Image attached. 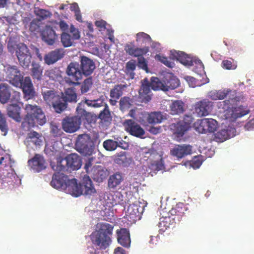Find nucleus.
I'll list each match as a JSON object with an SVG mask.
<instances>
[{"label":"nucleus","instance_id":"b1692460","mask_svg":"<svg viewBox=\"0 0 254 254\" xmlns=\"http://www.w3.org/2000/svg\"><path fill=\"white\" fill-rule=\"evenodd\" d=\"M82 189L81 183L78 184L77 180L73 178L68 181L65 190L72 196L77 197L83 194Z\"/></svg>","mask_w":254,"mask_h":254},{"label":"nucleus","instance_id":"f704fd0d","mask_svg":"<svg viewBox=\"0 0 254 254\" xmlns=\"http://www.w3.org/2000/svg\"><path fill=\"white\" fill-rule=\"evenodd\" d=\"M10 96V87L6 83H0V102L2 104L7 103Z\"/></svg>","mask_w":254,"mask_h":254},{"label":"nucleus","instance_id":"9d476101","mask_svg":"<svg viewBox=\"0 0 254 254\" xmlns=\"http://www.w3.org/2000/svg\"><path fill=\"white\" fill-rule=\"evenodd\" d=\"M80 38V32L78 29L71 25L69 28V33L63 32L61 34V41L64 47H68L72 45L74 40Z\"/></svg>","mask_w":254,"mask_h":254},{"label":"nucleus","instance_id":"dca6fc26","mask_svg":"<svg viewBox=\"0 0 254 254\" xmlns=\"http://www.w3.org/2000/svg\"><path fill=\"white\" fill-rule=\"evenodd\" d=\"M227 98L228 99L218 102L217 103V106L219 109H222L224 111L233 109L234 106L236 105L238 102L241 100V97L237 96L236 92L230 94Z\"/></svg>","mask_w":254,"mask_h":254},{"label":"nucleus","instance_id":"c9c22d12","mask_svg":"<svg viewBox=\"0 0 254 254\" xmlns=\"http://www.w3.org/2000/svg\"><path fill=\"white\" fill-rule=\"evenodd\" d=\"M123 180L122 173L116 172L109 177L108 181V187L110 189H115L121 184Z\"/></svg>","mask_w":254,"mask_h":254},{"label":"nucleus","instance_id":"8fccbe9b","mask_svg":"<svg viewBox=\"0 0 254 254\" xmlns=\"http://www.w3.org/2000/svg\"><path fill=\"white\" fill-rule=\"evenodd\" d=\"M0 130L1 135L5 136L9 130L8 124L6 121L5 117L0 113Z\"/></svg>","mask_w":254,"mask_h":254},{"label":"nucleus","instance_id":"2eb2a0df","mask_svg":"<svg viewBox=\"0 0 254 254\" xmlns=\"http://www.w3.org/2000/svg\"><path fill=\"white\" fill-rule=\"evenodd\" d=\"M79 67L83 75L87 76L93 72L96 66L93 60L83 56L81 57Z\"/></svg>","mask_w":254,"mask_h":254},{"label":"nucleus","instance_id":"3c124183","mask_svg":"<svg viewBox=\"0 0 254 254\" xmlns=\"http://www.w3.org/2000/svg\"><path fill=\"white\" fill-rule=\"evenodd\" d=\"M205 119L206 131L207 132H214L217 127V122L213 119Z\"/></svg>","mask_w":254,"mask_h":254},{"label":"nucleus","instance_id":"412c9836","mask_svg":"<svg viewBox=\"0 0 254 254\" xmlns=\"http://www.w3.org/2000/svg\"><path fill=\"white\" fill-rule=\"evenodd\" d=\"M150 82L146 78L142 81V85L139 90V97L142 102H148L151 99Z\"/></svg>","mask_w":254,"mask_h":254},{"label":"nucleus","instance_id":"a19ab883","mask_svg":"<svg viewBox=\"0 0 254 254\" xmlns=\"http://www.w3.org/2000/svg\"><path fill=\"white\" fill-rule=\"evenodd\" d=\"M111 201L110 203L112 205L120 204L125 205L127 203V200L123 194L120 191H115L110 195Z\"/></svg>","mask_w":254,"mask_h":254},{"label":"nucleus","instance_id":"680f3d73","mask_svg":"<svg viewBox=\"0 0 254 254\" xmlns=\"http://www.w3.org/2000/svg\"><path fill=\"white\" fill-rule=\"evenodd\" d=\"M152 169L155 171L161 170L164 168L163 159L160 158L159 160L153 161L150 165Z\"/></svg>","mask_w":254,"mask_h":254},{"label":"nucleus","instance_id":"7c9ffc66","mask_svg":"<svg viewBox=\"0 0 254 254\" xmlns=\"http://www.w3.org/2000/svg\"><path fill=\"white\" fill-rule=\"evenodd\" d=\"M171 55L174 59H176L185 65L191 66L192 62L191 58L184 52L182 51H171Z\"/></svg>","mask_w":254,"mask_h":254},{"label":"nucleus","instance_id":"6e6552de","mask_svg":"<svg viewBox=\"0 0 254 254\" xmlns=\"http://www.w3.org/2000/svg\"><path fill=\"white\" fill-rule=\"evenodd\" d=\"M66 73L68 76L67 82L74 85L80 84L79 81L82 79L83 75L78 63H70L67 67Z\"/></svg>","mask_w":254,"mask_h":254},{"label":"nucleus","instance_id":"39448f33","mask_svg":"<svg viewBox=\"0 0 254 254\" xmlns=\"http://www.w3.org/2000/svg\"><path fill=\"white\" fill-rule=\"evenodd\" d=\"M193 118L190 115H185L183 120L170 125L169 128L177 137H182L191 127Z\"/></svg>","mask_w":254,"mask_h":254},{"label":"nucleus","instance_id":"4d7b16f0","mask_svg":"<svg viewBox=\"0 0 254 254\" xmlns=\"http://www.w3.org/2000/svg\"><path fill=\"white\" fill-rule=\"evenodd\" d=\"M130 101L131 100L128 97L125 96L121 98L119 102L120 110L124 111L129 109L131 106Z\"/></svg>","mask_w":254,"mask_h":254},{"label":"nucleus","instance_id":"393cba45","mask_svg":"<svg viewBox=\"0 0 254 254\" xmlns=\"http://www.w3.org/2000/svg\"><path fill=\"white\" fill-rule=\"evenodd\" d=\"M82 189L81 183L78 184L77 180L73 178L68 181L65 190L72 196L77 197L83 194Z\"/></svg>","mask_w":254,"mask_h":254},{"label":"nucleus","instance_id":"ddd939ff","mask_svg":"<svg viewBox=\"0 0 254 254\" xmlns=\"http://www.w3.org/2000/svg\"><path fill=\"white\" fill-rule=\"evenodd\" d=\"M212 106L211 102L204 99L195 104L194 111L199 117L206 116L212 111Z\"/></svg>","mask_w":254,"mask_h":254},{"label":"nucleus","instance_id":"c85d7f7f","mask_svg":"<svg viewBox=\"0 0 254 254\" xmlns=\"http://www.w3.org/2000/svg\"><path fill=\"white\" fill-rule=\"evenodd\" d=\"M118 242L124 247L130 246V239L129 231L126 228L117 231Z\"/></svg>","mask_w":254,"mask_h":254},{"label":"nucleus","instance_id":"864d4df0","mask_svg":"<svg viewBox=\"0 0 254 254\" xmlns=\"http://www.w3.org/2000/svg\"><path fill=\"white\" fill-rule=\"evenodd\" d=\"M93 85L92 78L90 77L84 80L81 85L80 91L82 94L88 92Z\"/></svg>","mask_w":254,"mask_h":254},{"label":"nucleus","instance_id":"5fc2aeb1","mask_svg":"<svg viewBox=\"0 0 254 254\" xmlns=\"http://www.w3.org/2000/svg\"><path fill=\"white\" fill-rule=\"evenodd\" d=\"M205 123V119H203L200 120H198L194 124V127L195 130L200 133H206V125H204Z\"/></svg>","mask_w":254,"mask_h":254},{"label":"nucleus","instance_id":"0eeeda50","mask_svg":"<svg viewBox=\"0 0 254 254\" xmlns=\"http://www.w3.org/2000/svg\"><path fill=\"white\" fill-rule=\"evenodd\" d=\"M16 56L21 66L28 67L31 63L32 56L27 46L23 43L16 45Z\"/></svg>","mask_w":254,"mask_h":254},{"label":"nucleus","instance_id":"7ed1b4c3","mask_svg":"<svg viewBox=\"0 0 254 254\" xmlns=\"http://www.w3.org/2000/svg\"><path fill=\"white\" fill-rule=\"evenodd\" d=\"M76 111L79 117L77 116H66L62 120L63 129L67 133H73L78 130L81 123V119L83 120L86 119L87 117L89 115V113L80 108L79 106L76 108Z\"/></svg>","mask_w":254,"mask_h":254},{"label":"nucleus","instance_id":"72a5a7b5","mask_svg":"<svg viewBox=\"0 0 254 254\" xmlns=\"http://www.w3.org/2000/svg\"><path fill=\"white\" fill-rule=\"evenodd\" d=\"M114 161L116 164L120 166L127 167L131 163L132 159L127 157L125 152L122 151L115 155Z\"/></svg>","mask_w":254,"mask_h":254},{"label":"nucleus","instance_id":"49530a36","mask_svg":"<svg viewBox=\"0 0 254 254\" xmlns=\"http://www.w3.org/2000/svg\"><path fill=\"white\" fill-rule=\"evenodd\" d=\"M63 98L67 102L76 103L77 102V94L76 93L75 89L73 88H67L63 94Z\"/></svg>","mask_w":254,"mask_h":254},{"label":"nucleus","instance_id":"58836bf2","mask_svg":"<svg viewBox=\"0 0 254 254\" xmlns=\"http://www.w3.org/2000/svg\"><path fill=\"white\" fill-rule=\"evenodd\" d=\"M187 211L188 207L183 203H179L175 207L172 208L169 212L171 215L176 216L179 219L184 216Z\"/></svg>","mask_w":254,"mask_h":254},{"label":"nucleus","instance_id":"69168bd1","mask_svg":"<svg viewBox=\"0 0 254 254\" xmlns=\"http://www.w3.org/2000/svg\"><path fill=\"white\" fill-rule=\"evenodd\" d=\"M110 112L108 109V106L106 105L104 110L100 113L99 118L102 120L108 121L110 118Z\"/></svg>","mask_w":254,"mask_h":254},{"label":"nucleus","instance_id":"6ab92c4d","mask_svg":"<svg viewBox=\"0 0 254 254\" xmlns=\"http://www.w3.org/2000/svg\"><path fill=\"white\" fill-rule=\"evenodd\" d=\"M64 54V50L62 48L52 51L45 55L44 58L45 63L48 65L52 64L62 59Z\"/></svg>","mask_w":254,"mask_h":254},{"label":"nucleus","instance_id":"a211bd4d","mask_svg":"<svg viewBox=\"0 0 254 254\" xmlns=\"http://www.w3.org/2000/svg\"><path fill=\"white\" fill-rule=\"evenodd\" d=\"M43 137L41 133L36 131H31L27 134L24 144L31 147L40 146L42 144Z\"/></svg>","mask_w":254,"mask_h":254},{"label":"nucleus","instance_id":"13d9d810","mask_svg":"<svg viewBox=\"0 0 254 254\" xmlns=\"http://www.w3.org/2000/svg\"><path fill=\"white\" fill-rule=\"evenodd\" d=\"M95 158L90 157L86 160V162L84 165V169L87 174H90L92 172V170L94 167H97V166L94 165L95 164Z\"/></svg>","mask_w":254,"mask_h":254},{"label":"nucleus","instance_id":"338daca9","mask_svg":"<svg viewBox=\"0 0 254 254\" xmlns=\"http://www.w3.org/2000/svg\"><path fill=\"white\" fill-rule=\"evenodd\" d=\"M36 14L42 19L50 16V13L48 10L44 9H39L36 11Z\"/></svg>","mask_w":254,"mask_h":254},{"label":"nucleus","instance_id":"37998d69","mask_svg":"<svg viewBox=\"0 0 254 254\" xmlns=\"http://www.w3.org/2000/svg\"><path fill=\"white\" fill-rule=\"evenodd\" d=\"M55 111L57 113H61L67 107V103L63 98V93H62L59 99L57 100L52 105Z\"/></svg>","mask_w":254,"mask_h":254},{"label":"nucleus","instance_id":"052dcab7","mask_svg":"<svg viewBox=\"0 0 254 254\" xmlns=\"http://www.w3.org/2000/svg\"><path fill=\"white\" fill-rule=\"evenodd\" d=\"M249 113V110H244L241 107H239L238 108L234 109L231 115L232 118L236 119L248 114Z\"/></svg>","mask_w":254,"mask_h":254},{"label":"nucleus","instance_id":"1a4fd4ad","mask_svg":"<svg viewBox=\"0 0 254 254\" xmlns=\"http://www.w3.org/2000/svg\"><path fill=\"white\" fill-rule=\"evenodd\" d=\"M6 77L10 84L15 87L21 85L23 76L20 70L15 65H8L5 68Z\"/></svg>","mask_w":254,"mask_h":254},{"label":"nucleus","instance_id":"423d86ee","mask_svg":"<svg viewBox=\"0 0 254 254\" xmlns=\"http://www.w3.org/2000/svg\"><path fill=\"white\" fill-rule=\"evenodd\" d=\"M75 146L76 150L84 156L91 155L93 151V142L90 136L87 134L79 135Z\"/></svg>","mask_w":254,"mask_h":254},{"label":"nucleus","instance_id":"473e14b6","mask_svg":"<svg viewBox=\"0 0 254 254\" xmlns=\"http://www.w3.org/2000/svg\"><path fill=\"white\" fill-rule=\"evenodd\" d=\"M90 175L94 180L98 182H102L108 176V172L101 166H97V167H94Z\"/></svg>","mask_w":254,"mask_h":254},{"label":"nucleus","instance_id":"bf43d9fd","mask_svg":"<svg viewBox=\"0 0 254 254\" xmlns=\"http://www.w3.org/2000/svg\"><path fill=\"white\" fill-rule=\"evenodd\" d=\"M84 103L88 106L93 108H99L103 106V100L101 99L96 100L86 99Z\"/></svg>","mask_w":254,"mask_h":254},{"label":"nucleus","instance_id":"6e6d98bb","mask_svg":"<svg viewBox=\"0 0 254 254\" xmlns=\"http://www.w3.org/2000/svg\"><path fill=\"white\" fill-rule=\"evenodd\" d=\"M215 138L217 141L223 142L230 138L227 129H221L215 134Z\"/></svg>","mask_w":254,"mask_h":254},{"label":"nucleus","instance_id":"ea45409f","mask_svg":"<svg viewBox=\"0 0 254 254\" xmlns=\"http://www.w3.org/2000/svg\"><path fill=\"white\" fill-rule=\"evenodd\" d=\"M166 117L161 112H153L149 113L146 118L147 122L150 124H159Z\"/></svg>","mask_w":254,"mask_h":254},{"label":"nucleus","instance_id":"09e8293b","mask_svg":"<svg viewBox=\"0 0 254 254\" xmlns=\"http://www.w3.org/2000/svg\"><path fill=\"white\" fill-rule=\"evenodd\" d=\"M45 75L50 79L56 80L62 77L61 72L58 68H54L46 71Z\"/></svg>","mask_w":254,"mask_h":254},{"label":"nucleus","instance_id":"f257e3e1","mask_svg":"<svg viewBox=\"0 0 254 254\" xmlns=\"http://www.w3.org/2000/svg\"><path fill=\"white\" fill-rule=\"evenodd\" d=\"M26 115L21 123L24 130H28L36 124L42 126L46 122V118L42 109L38 106L26 104L24 108Z\"/></svg>","mask_w":254,"mask_h":254},{"label":"nucleus","instance_id":"aec40b11","mask_svg":"<svg viewBox=\"0 0 254 254\" xmlns=\"http://www.w3.org/2000/svg\"><path fill=\"white\" fill-rule=\"evenodd\" d=\"M42 39L49 45H53L58 38L55 30L50 26H46L41 33Z\"/></svg>","mask_w":254,"mask_h":254},{"label":"nucleus","instance_id":"a878e982","mask_svg":"<svg viewBox=\"0 0 254 254\" xmlns=\"http://www.w3.org/2000/svg\"><path fill=\"white\" fill-rule=\"evenodd\" d=\"M21 111V108L17 104H9L6 108L7 116L17 123L22 121Z\"/></svg>","mask_w":254,"mask_h":254},{"label":"nucleus","instance_id":"2f4dec72","mask_svg":"<svg viewBox=\"0 0 254 254\" xmlns=\"http://www.w3.org/2000/svg\"><path fill=\"white\" fill-rule=\"evenodd\" d=\"M236 91L229 89H224L223 90L211 91L209 93V96L213 100H223L227 98L230 94L235 93Z\"/></svg>","mask_w":254,"mask_h":254},{"label":"nucleus","instance_id":"603ef678","mask_svg":"<svg viewBox=\"0 0 254 254\" xmlns=\"http://www.w3.org/2000/svg\"><path fill=\"white\" fill-rule=\"evenodd\" d=\"M151 38L150 36L143 32H139L136 35V41L139 44H145L151 41Z\"/></svg>","mask_w":254,"mask_h":254},{"label":"nucleus","instance_id":"79ce46f5","mask_svg":"<svg viewBox=\"0 0 254 254\" xmlns=\"http://www.w3.org/2000/svg\"><path fill=\"white\" fill-rule=\"evenodd\" d=\"M170 112L172 115H179L184 111V103L181 100H176L170 106Z\"/></svg>","mask_w":254,"mask_h":254},{"label":"nucleus","instance_id":"bb28decb","mask_svg":"<svg viewBox=\"0 0 254 254\" xmlns=\"http://www.w3.org/2000/svg\"><path fill=\"white\" fill-rule=\"evenodd\" d=\"M191 152V147L190 145H176L171 150V154L178 158H182L190 154Z\"/></svg>","mask_w":254,"mask_h":254},{"label":"nucleus","instance_id":"0e129e2a","mask_svg":"<svg viewBox=\"0 0 254 254\" xmlns=\"http://www.w3.org/2000/svg\"><path fill=\"white\" fill-rule=\"evenodd\" d=\"M202 160L200 156H195L190 162L191 166L194 169L198 168L202 164Z\"/></svg>","mask_w":254,"mask_h":254},{"label":"nucleus","instance_id":"774afa93","mask_svg":"<svg viewBox=\"0 0 254 254\" xmlns=\"http://www.w3.org/2000/svg\"><path fill=\"white\" fill-rule=\"evenodd\" d=\"M51 133L55 137L60 136L63 134L62 129L56 125H52Z\"/></svg>","mask_w":254,"mask_h":254},{"label":"nucleus","instance_id":"4be33fe9","mask_svg":"<svg viewBox=\"0 0 254 254\" xmlns=\"http://www.w3.org/2000/svg\"><path fill=\"white\" fill-rule=\"evenodd\" d=\"M124 50L128 55L133 57H137L145 55L148 52L149 48L148 47L137 48L135 46L133 43L131 42L125 45Z\"/></svg>","mask_w":254,"mask_h":254},{"label":"nucleus","instance_id":"f03ea898","mask_svg":"<svg viewBox=\"0 0 254 254\" xmlns=\"http://www.w3.org/2000/svg\"><path fill=\"white\" fill-rule=\"evenodd\" d=\"M98 230L92 233L91 240L93 245L101 250H105L111 243L114 226L107 223L98 224Z\"/></svg>","mask_w":254,"mask_h":254},{"label":"nucleus","instance_id":"c756f323","mask_svg":"<svg viewBox=\"0 0 254 254\" xmlns=\"http://www.w3.org/2000/svg\"><path fill=\"white\" fill-rule=\"evenodd\" d=\"M81 186L83 195H92L96 192L92 181L88 176H84Z\"/></svg>","mask_w":254,"mask_h":254},{"label":"nucleus","instance_id":"20e7f679","mask_svg":"<svg viewBox=\"0 0 254 254\" xmlns=\"http://www.w3.org/2000/svg\"><path fill=\"white\" fill-rule=\"evenodd\" d=\"M81 165L80 157L76 154L72 153L65 158H59L57 165L53 166L52 168L56 171H74L78 170Z\"/></svg>","mask_w":254,"mask_h":254},{"label":"nucleus","instance_id":"4c0bfd02","mask_svg":"<svg viewBox=\"0 0 254 254\" xmlns=\"http://www.w3.org/2000/svg\"><path fill=\"white\" fill-rule=\"evenodd\" d=\"M142 212V207L135 204H130L127 210L128 216L134 220L140 218Z\"/></svg>","mask_w":254,"mask_h":254},{"label":"nucleus","instance_id":"4468645a","mask_svg":"<svg viewBox=\"0 0 254 254\" xmlns=\"http://www.w3.org/2000/svg\"><path fill=\"white\" fill-rule=\"evenodd\" d=\"M28 165L35 172H40L45 169L47 163L44 157L40 154H36L28 161Z\"/></svg>","mask_w":254,"mask_h":254},{"label":"nucleus","instance_id":"a18cd8bd","mask_svg":"<svg viewBox=\"0 0 254 254\" xmlns=\"http://www.w3.org/2000/svg\"><path fill=\"white\" fill-rule=\"evenodd\" d=\"M121 144H123L122 141L118 142L112 139H107L103 142V145L104 148L109 151H114L118 147L125 149L127 147L122 146Z\"/></svg>","mask_w":254,"mask_h":254},{"label":"nucleus","instance_id":"c03bdc74","mask_svg":"<svg viewBox=\"0 0 254 254\" xmlns=\"http://www.w3.org/2000/svg\"><path fill=\"white\" fill-rule=\"evenodd\" d=\"M31 75L35 82H40L42 77L43 69L41 66L37 64H32V67L31 69Z\"/></svg>","mask_w":254,"mask_h":254},{"label":"nucleus","instance_id":"e2e57ef3","mask_svg":"<svg viewBox=\"0 0 254 254\" xmlns=\"http://www.w3.org/2000/svg\"><path fill=\"white\" fill-rule=\"evenodd\" d=\"M156 59L160 61L162 63L164 64L168 67H173L175 64L174 63L170 61L167 57H164L163 56L156 55Z\"/></svg>","mask_w":254,"mask_h":254},{"label":"nucleus","instance_id":"de8ad7c7","mask_svg":"<svg viewBox=\"0 0 254 254\" xmlns=\"http://www.w3.org/2000/svg\"><path fill=\"white\" fill-rule=\"evenodd\" d=\"M150 84L151 89L153 90H162L164 91L163 81L156 77H152L150 79Z\"/></svg>","mask_w":254,"mask_h":254},{"label":"nucleus","instance_id":"f8f14e48","mask_svg":"<svg viewBox=\"0 0 254 254\" xmlns=\"http://www.w3.org/2000/svg\"><path fill=\"white\" fill-rule=\"evenodd\" d=\"M60 171H57L52 177L51 185L57 189L65 190L67 188V185L69 179L67 175H64Z\"/></svg>","mask_w":254,"mask_h":254},{"label":"nucleus","instance_id":"cd10ccee","mask_svg":"<svg viewBox=\"0 0 254 254\" xmlns=\"http://www.w3.org/2000/svg\"><path fill=\"white\" fill-rule=\"evenodd\" d=\"M164 91L173 90L179 85V81L178 78L172 74H167L163 79Z\"/></svg>","mask_w":254,"mask_h":254},{"label":"nucleus","instance_id":"f3484780","mask_svg":"<svg viewBox=\"0 0 254 254\" xmlns=\"http://www.w3.org/2000/svg\"><path fill=\"white\" fill-rule=\"evenodd\" d=\"M17 87L21 88L24 94V98L26 99H32L35 94V92L30 78L28 76L23 78L21 81V85Z\"/></svg>","mask_w":254,"mask_h":254},{"label":"nucleus","instance_id":"5701e85b","mask_svg":"<svg viewBox=\"0 0 254 254\" xmlns=\"http://www.w3.org/2000/svg\"><path fill=\"white\" fill-rule=\"evenodd\" d=\"M127 87L126 84H117L111 89L110 96L111 99L109 100V103L111 106L116 105L118 100L123 94V91Z\"/></svg>","mask_w":254,"mask_h":254},{"label":"nucleus","instance_id":"e433bc0d","mask_svg":"<svg viewBox=\"0 0 254 254\" xmlns=\"http://www.w3.org/2000/svg\"><path fill=\"white\" fill-rule=\"evenodd\" d=\"M42 95L44 100L50 106H52L61 96L55 90L45 91L42 93Z\"/></svg>","mask_w":254,"mask_h":254},{"label":"nucleus","instance_id":"9b49d317","mask_svg":"<svg viewBox=\"0 0 254 254\" xmlns=\"http://www.w3.org/2000/svg\"><path fill=\"white\" fill-rule=\"evenodd\" d=\"M123 125L125 130L131 135L142 138L145 134V131L141 126L132 120H125Z\"/></svg>","mask_w":254,"mask_h":254}]
</instances>
